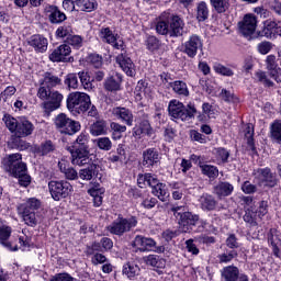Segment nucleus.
<instances>
[{
	"label": "nucleus",
	"mask_w": 281,
	"mask_h": 281,
	"mask_svg": "<svg viewBox=\"0 0 281 281\" xmlns=\"http://www.w3.org/2000/svg\"><path fill=\"white\" fill-rule=\"evenodd\" d=\"M2 120L10 133H13L15 137H30L34 133V124L25 116L15 119L10 114H5Z\"/></svg>",
	"instance_id": "obj_5"
},
{
	"label": "nucleus",
	"mask_w": 281,
	"mask_h": 281,
	"mask_svg": "<svg viewBox=\"0 0 281 281\" xmlns=\"http://www.w3.org/2000/svg\"><path fill=\"white\" fill-rule=\"evenodd\" d=\"M135 227H137V217H123L122 215H119V217L113 221L106 229L114 236H124V234L135 229Z\"/></svg>",
	"instance_id": "obj_10"
},
{
	"label": "nucleus",
	"mask_w": 281,
	"mask_h": 281,
	"mask_svg": "<svg viewBox=\"0 0 281 281\" xmlns=\"http://www.w3.org/2000/svg\"><path fill=\"white\" fill-rule=\"evenodd\" d=\"M145 45L148 52H157L161 47V41L155 35H149L145 41Z\"/></svg>",
	"instance_id": "obj_46"
},
{
	"label": "nucleus",
	"mask_w": 281,
	"mask_h": 281,
	"mask_svg": "<svg viewBox=\"0 0 281 281\" xmlns=\"http://www.w3.org/2000/svg\"><path fill=\"white\" fill-rule=\"evenodd\" d=\"M58 168L63 175H65L66 179L69 181H75V179H78V171L74 169V167L69 166L67 161L61 160L58 162Z\"/></svg>",
	"instance_id": "obj_34"
},
{
	"label": "nucleus",
	"mask_w": 281,
	"mask_h": 281,
	"mask_svg": "<svg viewBox=\"0 0 281 281\" xmlns=\"http://www.w3.org/2000/svg\"><path fill=\"white\" fill-rule=\"evenodd\" d=\"M138 127L143 130L148 137L153 136V127L150 126V122L148 120L144 119L140 121Z\"/></svg>",
	"instance_id": "obj_61"
},
{
	"label": "nucleus",
	"mask_w": 281,
	"mask_h": 281,
	"mask_svg": "<svg viewBox=\"0 0 281 281\" xmlns=\"http://www.w3.org/2000/svg\"><path fill=\"white\" fill-rule=\"evenodd\" d=\"M80 82L85 89L88 91L93 89V83H91V77H89V72L87 71H79L78 72Z\"/></svg>",
	"instance_id": "obj_49"
},
{
	"label": "nucleus",
	"mask_w": 281,
	"mask_h": 281,
	"mask_svg": "<svg viewBox=\"0 0 281 281\" xmlns=\"http://www.w3.org/2000/svg\"><path fill=\"white\" fill-rule=\"evenodd\" d=\"M270 135L271 138L274 139V142H278V144H281V121L276 120L270 125Z\"/></svg>",
	"instance_id": "obj_45"
},
{
	"label": "nucleus",
	"mask_w": 281,
	"mask_h": 281,
	"mask_svg": "<svg viewBox=\"0 0 281 281\" xmlns=\"http://www.w3.org/2000/svg\"><path fill=\"white\" fill-rule=\"evenodd\" d=\"M161 162V155L157 148H147L143 151V166L153 168Z\"/></svg>",
	"instance_id": "obj_21"
},
{
	"label": "nucleus",
	"mask_w": 281,
	"mask_h": 281,
	"mask_svg": "<svg viewBox=\"0 0 281 281\" xmlns=\"http://www.w3.org/2000/svg\"><path fill=\"white\" fill-rule=\"evenodd\" d=\"M245 139L247 142V150H249L250 155H258L256 150V144L254 143V125L248 124L244 130Z\"/></svg>",
	"instance_id": "obj_31"
},
{
	"label": "nucleus",
	"mask_w": 281,
	"mask_h": 281,
	"mask_svg": "<svg viewBox=\"0 0 281 281\" xmlns=\"http://www.w3.org/2000/svg\"><path fill=\"white\" fill-rule=\"evenodd\" d=\"M202 173H204L210 179H216L218 177V169L212 165L200 166Z\"/></svg>",
	"instance_id": "obj_48"
},
{
	"label": "nucleus",
	"mask_w": 281,
	"mask_h": 281,
	"mask_svg": "<svg viewBox=\"0 0 281 281\" xmlns=\"http://www.w3.org/2000/svg\"><path fill=\"white\" fill-rule=\"evenodd\" d=\"M97 146L100 150H111V148H113V143L109 137H100L97 138Z\"/></svg>",
	"instance_id": "obj_51"
},
{
	"label": "nucleus",
	"mask_w": 281,
	"mask_h": 281,
	"mask_svg": "<svg viewBox=\"0 0 281 281\" xmlns=\"http://www.w3.org/2000/svg\"><path fill=\"white\" fill-rule=\"evenodd\" d=\"M18 214L22 218L24 225L36 227L38 225V210H41V200L29 198L18 204Z\"/></svg>",
	"instance_id": "obj_4"
},
{
	"label": "nucleus",
	"mask_w": 281,
	"mask_h": 281,
	"mask_svg": "<svg viewBox=\"0 0 281 281\" xmlns=\"http://www.w3.org/2000/svg\"><path fill=\"white\" fill-rule=\"evenodd\" d=\"M256 218H258V213L254 212L251 209H248L244 215L245 223H249V225H258L256 223Z\"/></svg>",
	"instance_id": "obj_53"
},
{
	"label": "nucleus",
	"mask_w": 281,
	"mask_h": 281,
	"mask_svg": "<svg viewBox=\"0 0 281 281\" xmlns=\"http://www.w3.org/2000/svg\"><path fill=\"white\" fill-rule=\"evenodd\" d=\"M66 42L72 47H82V37L80 35H74V33L66 40Z\"/></svg>",
	"instance_id": "obj_56"
},
{
	"label": "nucleus",
	"mask_w": 281,
	"mask_h": 281,
	"mask_svg": "<svg viewBox=\"0 0 281 281\" xmlns=\"http://www.w3.org/2000/svg\"><path fill=\"white\" fill-rule=\"evenodd\" d=\"M122 53L119 54L115 58L116 65L122 68V70L126 74V76H130L133 78L135 76V64L133 63V59L128 56L126 53V47L121 50Z\"/></svg>",
	"instance_id": "obj_18"
},
{
	"label": "nucleus",
	"mask_w": 281,
	"mask_h": 281,
	"mask_svg": "<svg viewBox=\"0 0 281 281\" xmlns=\"http://www.w3.org/2000/svg\"><path fill=\"white\" fill-rule=\"evenodd\" d=\"M139 266L135 263L127 262L123 266V274L126 276L130 280H134L139 276Z\"/></svg>",
	"instance_id": "obj_41"
},
{
	"label": "nucleus",
	"mask_w": 281,
	"mask_h": 281,
	"mask_svg": "<svg viewBox=\"0 0 281 281\" xmlns=\"http://www.w3.org/2000/svg\"><path fill=\"white\" fill-rule=\"evenodd\" d=\"M75 280L76 279L69 276V273H58L50 279V281H75Z\"/></svg>",
	"instance_id": "obj_64"
},
{
	"label": "nucleus",
	"mask_w": 281,
	"mask_h": 281,
	"mask_svg": "<svg viewBox=\"0 0 281 281\" xmlns=\"http://www.w3.org/2000/svg\"><path fill=\"white\" fill-rule=\"evenodd\" d=\"M27 45H30V47H33V49L37 54H45V52H47L49 42L47 41V37L41 34H35L29 38Z\"/></svg>",
	"instance_id": "obj_22"
},
{
	"label": "nucleus",
	"mask_w": 281,
	"mask_h": 281,
	"mask_svg": "<svg viewBox=\"0 0 281 281\" xmlns=\"http://www.w3.org/2000/svg\"><path fill=\"white\" fill-rule=\"evenodd\" d=\"M112 114L116 120H120L123 122V124H126V126H131L134 121L133 111H131L127 108L117 106L112 109Z\"/></svg>",
	"instance_id": "obj_23"
},
{
	"label": "nucleus",
	"mask_w": 281,
	"mask_h": 281,
	"mask_svg": "<svg viewBox=\"0 0 281 281\" xmlns=\"http://www.w3.org/2000/svg\"><path fill=\"white\" fill-rule=\"evenodd\" d=\"M79 177L83 181H91L93 177H98V165L91 164L88 168L81 169L79 171Z\"/></svg>",
	"instance_id": "obj_38"
},
{
	"label": "nucleus",
	"mask_w": 281,
	"mask_h": 281,
	"mask_svg": "<svg viewBox=\"0 0 281 281\" xmlns=\"http://www.w3.org/2000/svg\"><path fill=\"white\" fill-rule=\"evenodd\" d=\"M132 246L136 249V251H155L156 254H164L166 251V247L157 246V241L150 237H145L142 235H137Z\"/></svg>",
	"instance_id": "obj_12"
},
{
	"label": "nucleus",
	"mask_w": 281,
	"mask_h": 281,
	"mask_svg": "<svg viewBox=\"0 0 281 281\" xmlns=\"http://www.w3.org/2000/svg\"><path fill=\"white\" fill-rule=\"evenodd\" d=\"M63 93L56 90H48L47 100H43L42 106L45 113H52V111H56L60 109V104L63 103Z\"/></svg>",
	"instance_id": "obj_15"
},
{
	"label": "nucleus",
	"mask_w": 281,
	"mask_h": 281,
	"mask_svg": "<svg viewBox=\"0 0 281 281\" xmlns=\"http://www.w3.org/2000/svg\"><path fill=\"white\" fill-rule=\"evenodd\" d=\"M215 74H220L221 76H234V71L221 64H215L213 67Z\"/></svg>",
	"instance_id": "obj_54"
},
{
	"label": "nucleus",
	"mask_w": 281,
	"mask_h": 281,
	"mask_svg": "<svg viewBox=\"0 0 281 281\" xmlns=\"http://www.w3.org/2000/svg\"><path fill=\"white\" fill-rule=\"evenodd\" d=\"M256 78L259 82H262V85H265L266 87H273V81L269 80V78H267V74L262 70H259L256 72Z\"/></svg>",
	"instance_id": "obj_55"
},
{
	"label": "nucleus",
	"mask_w": 281,
	"mask_h": 281,
	"mask_svg": "<svg viewBox=\"0 0 281 281\" xmlns=\"http://www.w3.org/2000/svg\"><path fill=\"white\" fill-rule=\"evenodd\" d=\"M169 87H171L172 91L178 95H190V91L188 90V85L184 81L178 80L173 82H169Z\"/></svg>",
	"instance_id": "obj_40"
},
{
	"label": "nucleus",
	"mask_w": 281,
	"mask_h": 281,
	"mask_svg": "<svg viewBox=\"0 0 281 281\" xmlns=\"http://www.w3.org/2000/svg\"><path fill=\"white\" fill-rule=\"evenodd\" d=\"M4 170L10 172L12 177L19 179L20 186L27 188L32 183V177L27 175V165L23 162V156L21 154H11L3 160Z\"/></svg>",
	"instance_id": "obj_2"
},
{
	"label": "nucleus",
	"mask_w": 281,
	"mask_h": 281,
	"mask_svg": "<svg viewBox=\"0 0 281 281\" xmlns=\"http://www.w3.org/2000/svg\"><path fill=\"white\" fill-rule=\"evenodd\" d=\"M234 192V186L229 182H218L214 187V194L218 196V199H223V196H229Z\"/></svg>",
	"instance_id": "obj_32"
},
{
	"label": "nucleus",
	"mask_w": 281,
	"mask_h": 281,
	"mask_svg": "<svg viewBox=\"0 0 281 281\" xmlns=\"http://www.w3.org/2000/svg\"><path fill=\"white\" fill-rule=\"evenodd\" d=\"M241 190L245 194H254L257 192L258 187L249 181H245L241 186Z\"/></svg>",
	"instance_id": "obj_62"
},
{
	"label": "nucleus",
	"mask_w": 281,
	"mask_h": 281,
	"mask_svg": "<svg viewBox=\"0 0 281 281\" xmlns=\"http://www.w3.org/2000/svg\"><path fill=\"white\" fill-rule=\"evenodd\" d=\"M222 281H236L238 280V273H240V269L234 265L225 266L220 271Z\"/></svg>",
	"instance_id": "obj_29"
},
{
	"label": "nucleus",
	"mask_w": 281,
	"mask_h": 281,
	"mask_svg": "<svg viewBox=\"0 0 281 281\" xmlns=\"http://www.w3.org/2000/svg\"><path fill=\"white\" fill-rule=\"evenodd\" d=\"M183 20L179 15L162 13L156 22V32L160 36H170L177 38L183 36Z\"/></svg>",
	"instance_id": "obj_1"
},
{
	"label": "nucleus",
	"mask_w": 281,
	"mask_h": 281,
	"mask_svg": "<svg viewBox=\"0 0 281 281\" xmlns=\"http://www.w3.org/2000/svg\"><path fill=\"white\" fill-rule=\"evenodd\" d=\"M281 27L273 20H266L263 22V29L258 33V36H266V38H272L276 34H280Z\"/></svg>",
	"instance_id": "obj_27"
},
{
	"label": "nucleus",
	"mask_w": 281,
	"mask_h": 281,
	"mask_svg": "<svg viewBox=\"0 0 281 281\" xmlns=\"http://www.w3.org/2000/svg\"><path fill=\"white\" fill-rule=\"evenodd\" d=\"M67 109L75 113H87L91 109V97L85 92H71L67 98Z\"/></svg>",
	"instance_id": "obj_8"
},
{
	"label": "nucleus",
	"mask_w": 281,
	"mask_h": 281,
	"mask_svg": "<svg viewBox=\"0 0 281 281\" xmlns=\"http://www.w3.org/2000/svg\"><path fill=\"white\" fill-rule=\"evenodd\" d=\"M87 63L94 67V69H100V67H102V56L99 54H90L87 57Z\"/></svg>",
	"instance_id": "obj_50"
},
{
	"label": "nucleus",
	"mask_w": 281,
	"mask_h": 281,
	"mask_svg": "<svg viewBox=\"0 0 281 281\" xmlns=\"http://www.w3.org/2000/svg\"><path fill=\"white\" fill-rule=\"evenodd\" d=\"M33 153L38 157H48V155L56 153V144L52 140H44L33 147Z\"/></svg>",
	"instance_id": "obj_26"
},
{
	"label": "nucleus",
	"mask_w": 281,
	"mask_h": 281,
	"mask_svg": "<svg viewBox=\"0 0 281 281\" xmlns=\"http://www.w3.org/2000/svg\"><path fill=\"white\" fill-rule=\"evenodd\" d=\"M221 97L225 102H238V98L232 91L223 89L221 92Z\"/></svg>",
	"instance_id": "obj_60"
},
{
	"label": "nucleus",
	"mask_w": 281,
	"mask_h": 281,
	"mask_svg": "<svg viewBox=\"0 0 281 281\" xmlns=\"http://www.w3.org/2000/svg\"><path fill=\"white\" fill-rule=\"evenodd\" d=\"M88 193L92 199L97 196H102L104 194V189L100 188V183H92V188L88 190Z\"/></svg>",
	"instance_id": "obj_58"
},
{
	"label": "nucleus",
	"mask_w": 281,
	"mask_h": 281,
	"mask_svg": "<svg viewBox=\"0 0 281 281\" xmlns=\"http://www.w3.org/2000/svg\"><path fill=\"white\" fill-rule=\"evenodd\" d=\"M46 13L48 16V21L53 25H58V24L65 23V21H67V14H65V12L60 11V9H58V7H56V5H49L46 10Z\"/></svg>",
	"instance_id": "obj_24"
},
{
	"label": "nucleus",
	"mask_w": 281,
	"mask_h": 281,
	"mask_svg": "<svg viewBox=\"0 0 281 281\" xmlns=\"http://www.w3.org/2000/svg\"><path fill=\"white\" fill-rule=\"evenodd\" d=\"M215 151L218 159H221L222 164H227V160L229 159V151H227V149L223 147L215 149Z\"/></svg>",
	"instance_id": "obj_63"
},
{
	"label": "nucleus",
	"mask_w": 281,
	"mask_h": 281,
	"mask_svg": "<svg viewBox=\"0 0 281 281\" xmlns=\"http://www.w3.org/2000/svg\"><path fill=\"white\" fill-rule=\"evenodd\" d=\"M203 48V41H201V37L196 34H193L189 37V41H187L182 45V52L183 54H187L189 58H194L196 54H199V49Z\"/></svg>",
	"instance_id": "obj_17"
},
{
	"label": "nucleus",
	"mask_w": 281,
	"mask_h": 281,
	"mask_svg": "<svg viewBox=\"0 0 281 281\" xmlns=\"http://www.w3.org/2000/svg\"><path fill=\"white\" fill-rule=\"evenodd\" d=\"M65 85H67L69 89H76L78 87V76L76 74L67 75Z\"/></svg>",
	"instance_id": "obj_57"
},
{
	"label": "nucleus",
	"mask_w": 281,
	"mask_h": 281,
	"mask_svg": "<svg viewBox=\"0 0 281 281\" xmlns=\"http://www.w3.org/2000/svg\"><path fill=\"white\" fill-rule=\"evenodd\" d=\"M190 137L192 142H199V144H205L207 142V137L195 130L190 131Z\"/></svg>",
	"instance_id": "obj_59"
},
{
	"label": "nucleus",
	"mask_w": 281,
	"mask_h": 281,
	"mask_svg": "<svg viewBox=\"0 0 281 281\" xmlns=\"http://www.w3.org/2000/svg\"><path fill=\"white\" fill-rule=\"evenodd\" d=\"M75 5L81 12H93L98 4L93 0H76Z\"/></svg>",
	"instance_id": "obj_43"
},
{
	"label": "nucleus",
	"mask_w": 281,
	"mask_h": 281,
	"mask_svg": "<svg viewBox=\"0 0 281 281\" xmlns=\"http://www.w3.org/2000/svg\"><path fill=\"white\" fill-rule=\"evenodd\" d=\"M252 175L255 179H258L261 183H266L269 188H276L278 186V178L276 173L271 172V168L269 167L255 169Z\"/></svg>",
	"instance_id": "obj_16"
},
{
	"label": "nucleus",
	"mask_w": 281,
	"mask_h": 281,
	"mask_svg": "<svg viewBox=\"0 0 281 281\" xmlns=\"http://www.w3.org/2000/svg\"><path fill=\"white\" fill-rule=\"evenodd\" d=\"M234 258H238V251L236 250H226L225 252L217 255L220 265H229Z\"/></svg>",
	"instance_id": "obj_44"
},
{
	"label": "nucleus",
	"mask_w": 281,
	"mask_h": 281,
	"mask_svg": "<svg viewBox=\"0 0 281 281\" xmlns=\"http://www.w3.org/2000/svg\"><path fill=\"white\" fill-rule=\"evenodd\" d=\"M48 190L54 201H60V199H67V196L71 194V190H74V187H71V183H69L68 181L52 180L50 182H48Z\"/></svg>",
	"instance_id": "obj_13"
},
{
	"label": "nucleus",
	"mask_w": 281,
	"mask_h": 281,
	"mask_svg": "<svg viewBox=\"0 0 281 281\" xmlns=\"http://www.w3.org/2000/svg\"><path fill=\"white\" fill-rule=\"evenodd\" d=\"M55 126L65 135H76L81 128L80 122L69 119L65 113H60L55 117Z\"/></svg>",
	"instance_id": "obj_11"
},
{
	"label": "nucleus",
	"mask_w": 281,
	"mask_h": 281,
	"mask_svg": "<svg viewBox=\"0 0 281 281\" xmlns=\"http://www.w3.org/2000/svg\"><path fill=\"white\" fill-rule=\"evenodd\" d=\"M195 16L199 22L207 21L210 18V9L205 1H201L196 4Z\"/></svg>",
	"instance_id": "obj_37"
},
{
	"label": "nucleus",
	"mask_w": 281,
	"mask_h": 281,
	"mask_svg": "<svg viewBox=\"0 0 281 281\" xmlns=\"http://www.w3.org/2000/svg\"><path fill=\"white\" fill-rule=\"evenodd\" d=\"M71 46L61 44L49 54V60L52 63H67L70 60Z\"/></svg>",
	"instance_id": "obj_20"
},
{
	"label": "nucleus",
	"mask_w": 281,
	"mask_h": 281,
	"mask_svg": "<svg viewBox=\"0 0 281 281\" xmlns=\"http://www.w3.org/2000/svg\"><path fill=\"white\" fill-rule=\"evenodd\" d=\"M100 36L105 43L112 45L114 49H121V52H124L126 44L123 40H120V36L113 34V31H111L110 27H102L100 30Z\"/></svg>",
	"instance_id": "obj_19"
},
{
	"label": "nucleus",
	"mask_w": 281,
	"mask_h": 281,
	"mask_svg": "<svg viewBox=\"0 0 281 281\" xmlns=\"http://www.w3.org/2000/svg\"><path fill=\"white\" fill-rule=\"evenodd\" d=\"M143 260L148 267H153L154 269H166V259L157 255L146 256Z\"/></svg>",
	"instance_id": "obj_33"
},
{
	"label": "nucleus",
	"mask_w": 281,
	"mask_h": 281,
	"mask_svg": "<svg viewBox=\"0 0 281 281\" xmlns=\"http://www.w3.org/2000/svg\"><path fill=\"white\" fill-rule=\"evenodd\" d=\"M269 213V202L262 200L259 202V206L256 211V214L259 218H262V216H267Z\"/></svg>",
	"instance_id": "obj_52"
},
{
	"label": "nucleus",
	"mask_w": 281,
	"mask_h": 281,
	"mask_svg": "<svg viewBox=\"0 0 281 281\" xmlns=\"http://www.w3.org/2000/svg\"><path fill=\"white\" fill-rule=\"evenodd\" d=\"M38 85L37 98H40V100H47L49 91L56 87H60V85H63V80L56 76V74L46 71L38 80Z\"/></svg>",
	"instance_id": "obj_9"
},
{
	"label": "nucleus",
	"mask_w": 281,
	"mask_h": 281,
	"mask_svg": "<svg viewBox=\"0 0 281 281\" xmlns=\"http://www.w3.org/2000/svg\"><path fill=\"white\" fill-rule=\"evenodd\" d=\"M240 34L246 38L256 33V27H258V18L254 13H247L244 15L243 20L237 23Z\"/></svg>",
	"instance_id": "obj_14"
},
{
	"label": "nucleus",
	"mask_w": 281,
	"mask_h": 281,
	"mask_svg": "<svg viewBox=\"0 0 281 281\" xmlns=\"http://www.w3.org/2000/svg\"><path fill=\"white\" fill-rule=\"evenodd\" d=\"M171 212L177 218L181 232L184 234L190 233L193 227H196L199 215L192 214V212H186L183 206H173L171 207Z\"/></svg>",
	"instance_id": "obj_6"
},
{
	"label": "nucleus",
	"mask_w": 281,
	"mask_h": 281,
	"mask_svg": "<svg viewBox=\"0 0 281 281\" xmlns=\"http://www.w3.org/2000/svg\"><path fill=\"white\" fill-rule=\"evenodd\" d=\"M268 243L272 247L273 256L277 258H280V246H281V240H280V234L278 233V229L271 228L268 232L267 235Z\"/></svg>",
	"instance_id": "obj_28"
},
{
	"label": "nucleus",
	"mask_w": 281,
	"mask_h": 281,
	"mask_svg": "<svg viewBox=\"0 0 281 281\" xmlns=\"http://www.w3.org/2000/svg\"><path fill=\"white\" fill-rule=\"evenodd\" d=\"M103 87L105 91H110L111 93L120 91L122 89V75H120V72H115L112 76L106 77Z\"/></svg>",
	"instance_id": "obj_25"
},
{
	"label": "nucleus",
	"mask_w": 281,
	"mask_h": 281,
	"mask_svg": "<svg viewBox=\"0 0 281 281\" xmlns=\"http://www.w3.org/2000/svg\"><path fill=\"white\" fill-rule=\"evenodd\" d=\"M10 236H12V228L10 226L0 227V244L10 251H18L19 247H12V243L8 241Z\"/></svg>",
	"instance_id": "obj_30"
},
{
	"label": "nucleus",
	"mask_w": 281,
	"mask_h": 281,
	"mask_svg": "<svg viewBox=\"0 0 281 281\" xmlns=\"http://www.w3.org/2000/svg\"><path fill=\"white\" fill-rule=\"evenodd\" d=\"M74 34L71 24H64L56 30L57 38H66V41Z\"/></svg>",
	"instance_id": "obj_47"
},
{
	"label": "nucleus",
	"mask_w": 281,
	"mask_h": 281,
	"mask_svg": "<svg viewBox=\"0 0 281 281\" xmlns=\"http://www.w3.org/2000/svg\"><path fill=\"white\" fill-rule=\"evenodd\" d=\"M90 133L94 137L106 135V121H97L90 126Z\"/></svg>",
	"instance_id": "obj_42"
},
{
	"label": "nucleus",
	"mask_w": 281,
	"mask_h": 281,
	"mask_svg": "<svg viewBox=\"0 0 281 281\" xmlns=\"http://www.w3.org/2000/svg\"><path fill=\"white\" fill-rule=\"evenodd\" d=\"M210 4L217 14H225L232 5L229 0H210Z\"/></svg>",
	"instance_id": "obj_39"
},
{
	"label": "nucleus",
	"mask_w": 281,
	"mask_h": 281,
	"mask_svg": "<svg viewBox=\"0 0 281 281\" xmlns=\"http://www.w3.org/2000/svg\"><path fill=\"white\" fill-rule=\"evenodd\" d=\"M168 111L170 117L173 120H181L182 122H188V120H192L196 114V108L194 105L189 104L187 108L178 100H171L168 105Z\"/></svg>",
	"instance_id": "obj_7"
},
{
	"label": "nucleus",
	"mask_w": 281,
	"mask_h": 281,
	"mask_svg": "<svg viewBox=\"0 0 281 281\" xmlns=\"http://www.w3.org/2000/svg\"><path fill=\"white\" fill-rule=\"evenodd\" d=\"M151 194H154V196H157V199H159V201H161L162 203H166V201H168V198L170 196L166 183L162 182L151 189Z\"/></svg>",
	"instance_id": "obj_36"
},
{
	"label": "nucleus",
	"mask_w": 281,
	"mask_h": 281,
	"mask_svg": "<svg viewBox=\"0 0 281 281\" xmlns=\"http://www.w3.org/2000/svg\"><path fill=\"white\" fill-rule=\"evenodd\" d=\"M74 166H87L91 164V154L89 151V135L85 132L79 134L72 146L68 147Z\"/></svg>",
	"instance_id": "obj_3"
},
{
	"label": "nucleus",
	"mask_w": 281,
	"mask_h": 281,
	"mask_svg": "<svg viewBox=\"0 0 281 281\" xmlns=\"http://www.w3.org/2000/svg\"><path fill=\"white\" fill-rule=\"evenodd\" d=\"M199 201L202 210H205L206 212L216 210L217 202L214 196L210 194H203Z\"/></svg>",
	"instance_id": "obj_35"
}]
</instances>
